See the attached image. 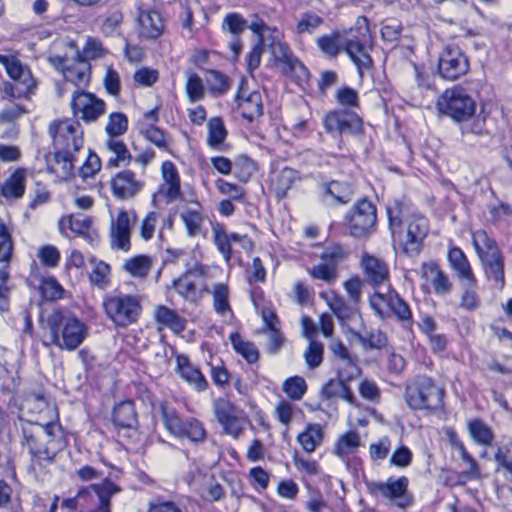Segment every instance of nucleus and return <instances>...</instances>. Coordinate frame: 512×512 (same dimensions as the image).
Instances as JSON below:
<instances>
[{"mask_svg": "<svg viewBox=\"0 0 512 512\" xmlns=\"http://www.w3.org/2000/svg\"><path fill=\"white\" fill-rule=\"evenodd\" d=\"M177 371L195 391L203 392L208 388V381L200 369L190 362L187 356L179 355L176 359Z\"/></svg>", "mask_w": 512, "mask_h": 512, "instance_id": "26", "label": "nucleus"}, {"mask_svg": "<svg viewBox=\"0 0 512 512\" xmlns=\"http://www.w3.org/2000/svg\"><path fill=\"white\" fill-rule=\"evenodd\" d=\"M236 102L241 115L249 121H253L263 114V100L259 91L249 92L241 86L236 96Z\"/></svg>", "mask_w": 512, "mask_h": 512, "instance_id": "25", "label": "nucleus"}, {"mask_svg": "<svg viewBox=\"0 0 512 512\" xmlns=\"http://www.w3.org/2000/svg\"><path fill=\"white\" fill-rule=\"evenodd\" d=\"M366 485L370 495L389 505L406 509L412 503V496L408 491L409 480L405 476L389 477L386 481H370Z\"/></svg>", "mask_w": 512, "mask_h": 512, "instance_id": "7", "label": "nucleus"}, {"mask_svg": "<svg viewBox=\"0 0 512 512\" xmlns=\"http://www.w3.org/2000/svg\"><path fill=\"white\" fill-rule=\"evenodd\" d=\"M113 422L117 427L131 429L137 423L133 402L124 401L118 404L113 411Z\"/></svg>", "mask_w": 512, "mask_h": 512, "instance_id": "40", "label": "nucleus"}, {"mask_svg": "<svg viewBox=\"0 0 512 512\" xmlns=\"http://www.w3.org/2000/svg\"><path fill=\"white\" fill-rule=\"evenodd\" d=\"M248 21L238 13H229L223 20V30L230 32L234 36L241 35L246 29H249Z\"/></svg>", "mask_w": 512, "mask_h": 512, "instance_id": "61", "label": "nucleus"}, {"mask_svg": "<svg viewBox=\"0 0 512 512\" xmlns=\"http://www.w3.org/2000/svg\"><path fill=\"white\" fill-rule=\"evenodd\" d=\"M74 153L55 149L53 160L48 162L49 169L60 177H69L74 170Z\"/></svg>", "mask_w": 512, "mask_h": 512, "instance_id": "36", "label": "nucleus"}, {"mask_svg": "<svg viewBox=\"0 0 512 512\" xmlns=\"http://www.w3.org/2000/svg\"><path fill=\"white\" fill-rule=\"evenodd\" d=\"M323 126L331 134L360 135L363 132L362 118L354 111L336 109L323 118Z\"/></svg>", "mask_w": 512, "mask_h": 512, "instance_id": "14", "label": "nucleus"}, {"mask_svg": "<svg viewBox=\"0 0 512 512\" xmlns=\"http://www.w3.org/2000/svg\"><path fill=\"white\" fill-rule=\"evenodd\" d=\"M355 336L366 349H381L387 344L386 335L379 330H373L363 334L356 333Z\"/></svg>", "mask_w": 512, "mask_h": 512, "instance_id": "57", "label": "nucleus"}, {"mask_svg": "<svg viewBox=\"0 0 512 512\" xmlns=\"http://www.w3.org/2000/svg\"><path fill=\"white\" fill-rule=\"evenodd\" d=\"M323 22V18L318 13L306 11L298 16L293 31L298 37L311 35L323 24Z\"/></svg>", "mask_w": 512, "mask_h": 512, "instance_id": "39", "label": "nucleus"}, {"mask_svg": "<svg viewBox=\"0 0 512 512\" xmlns=\"http://www.w3.org/2000/svg\"><path fill=\"white\" fill-rule=\"evenodd\" d=\"M0 63L5 67L9 77L16 82L18 96H29L35 92L37 84L27 66L13 56L1 54Z\"/></svg>", "mask_w": 512, "mask_h": 512, "instance_id": "18", "label": "nucleus"}, {"mask_svg": "<svg viewBox=\"0 0 512 512\" xmlns=\"http://www.w3.org/2000/svg\"><path fill=\"white\" fill-rule=\"evenodd\" d=\"M173 286L177 293L190 302L198 299V289L189 273L174 280Z\"/></svg>", "mask_w": 512, "mask_h": 512, "instance_id": "52", "label": "nucleus"}, {"mask_svg": "<svg viewBox=\"0 0 512 512\" xmlns=\"http://www.w3.org/2000/svg\"><path fill=\"white\" fill-rule=\"evenodd\" d=\"M310 274L315 278L327 283H332L337 278V269L333 263L321 260L319 264L310 269Z\"/></svg>", "mask_w": 512, "mask_h": 512, "instance_id": "63", "label": "nucleus"}, {"mask_svg": "<svg viewBox=\"0 0 512 512\" xmlns=\"http://www.w3.org/2000/svg\"><path fill=\"white\" fill-rule=\"evenodd\" d=\"M144 188V181L131 170L117 173L111 180L113 195L121 200H127L138 195Z\"/></svg>", "mask_w": 512, "mask_h": 512, "instance_id": "23", "label": "nucleus"}, {"mask_svg": "<svg viewBox=\"0 0 512 512\" xmlns=\"http://www.w3.org/2000/svg\"><path fill=\"white\" fill-rule=\"evenodd\" d=\"M468 431L471 438L479 445H490L494 435L491 428L480 419H472L468 422Z\"/></svg>", "mask_w": 512, "mask_h": 512, "instance_id": "47", "label": "nucleus"}, {"mask_svg": "<svg viewBox=\"0 0 512 512\" xmlns=\"http://www.w3.org/2000/svg\"><path fill=\"white\" fill-rule=\"evenodd\" d=\"M212 234L214 244L226 263L230 262L233 255L232 243H238L247 253H250L254 248L253 241L247 235L228 233L219 223L212 225Z\"/></svg>", "mask_w": 512, "mask_h": 512, "instance_id": "19", "label": "nucleus"}, {"mask_svg": "<svg viewBox=\"0 0 512 512\" xmlns=\"http://www.w3.org/2000/svg\"><path fill=\"white\" fill-rule=\"evenodd\" d=\"M154 317L159 325L170 329L174 333L179 334L185 330V319L166 306L156 307Z\"/></svg>", "mask_w": 512, "mask_h": 512, "instance_id": "35", "label": "nucleus"}, {"mask_svg": "<svg viewBox=\"0 0 512 512\" xmlns=\"http://www.w3.org/2000/svg\"><path fill=\"white\" fill-rule=\"evenodd\" d=\"M162 421L167 431L177 438H187L193 443L203 442L206 430L195 418L181 419L174 409L161 406Z\"/></svg>", "mask_w": 512, "mask_h": 512, "instance_id": "9", "label": "nucleus"}, {"mask_svg": "<svg viewBox=\"0 0 512 512\" xmlns=\"http://www.w3.org/2000/svg\"><path fill=\"white\" fill-rule=\"evenodd\" d=\"M210 293L213 296V307L217 314L225 316L231 313L229 304V288L224 283H217L212 286Z\"/></svg>", "mask_w": 512, "mask_h": 512, "instance_id": "48", "label": "nucleus"}, {"mask_svg": "<svg viewBox=\"0 0 512 512\" xmlns=\"http://www.w3.org/2000/svg\"><path fill=\"white\" fill-rule=\"evenodd\" d=\"M472 243L481 260L500 252L496 242L484 230L472 233Z\"/></svg>", "mask_w": 512, "mask_h": 512, "instance_id": "42", "label": "nucleus"}, {"mask_svg": "<svg viewBox=\"0 0 512 512\" xmlns=\"http://www.w3.org/2000/svg\"><path fill=\"white\" fill-rule=\"evenodd\" d=\"M468 70V59L459 47L448 45L440 53L438 71L443 79L457 80L465 75Z\"/></svg>", "mask_w": 512, "mask_h": 512, "instance_id": "17", "label": "nucleus"}, {"mask_svg": "<svg viewBox=\"0 0 512 512\" xmlns=\"http://www.w3.org/2000/svg\"><path fill=\"white\" fill-rule=\"evenodd\" d=\"M89 278L93 285L105 288L109 283L110 266L103 261H93Z\"/></svg>", "mask_w": 512, "mask_h": 512, "instance_id": "62", "label": "nucleus"}, {"mask_svg": "<svg viewBox=\"0 0 512 512\" xmlns=\"http://www.w3.org/2000/svg\"><path fill=\"white\" fill-rule=\"evenodd\" d=\"M249 29L258 36L257 44H260L262 48L266 47L268 50L278 41L284 39L283 33L278 28L268 26L257 14L252 15Z\"/></svg>", "mask_w": 512, "mask_h": 512, "instance_id": "27", "label": "nucleus"}, {"mask_svg": "<svg viewBox=\"0 0 512 512\" xmlns=\"http://www.w3.org/2000/svg\"><path fill=\"white\" fill-rule=\"evenodd\" d=\"M203 485L197 486L196 481L192 483L194 489L199 493V495L206 501L215 502L222 498L223 496V488L222 486L214 481L212 476H203Z\"/></svg>", "mask_w": 512, "mask_h": 512, "instance_id": "49", "label": "nucleus"}, {"mask_svg": "<svg viewBox=\"0 0 512 512\" xmlns=\"http://www.w3.org/2000/svg\"><path fill=\"white\" fill-rule=\"evenodd\" d=\"M128 129V119L125 114L114 112L109 115L105 131L108 137H119L126 133Z\"/></svg>", "mask_w": 512, "mask_h": 512, "instance_id": "56", "label": "nucleus"}, {"mask_svg": "<svg viewBox=\"0 0 512 512\" xmlns=\"http://www.w3.org/2000/svg\"><path fill=\"white\" fill-rule=\"evenodd\" d=\"M185 91L189 102L195 103L201 101L205 97L206 89L203 80L195 73L187 76Z\"/></svg>", "mask_w": 512, "mask_h": 512, "instance_id": "53", "label": "nucleus"}, {"mask_svg": "<svg viewBox=\"0 0 512 512\" xmlns=\"http://www.w3.org/2000/svg\"><path fill=\"white\" fill-rule=\"evenodd\" d=\"M234 174L241 182H247L255 172V163L246 155L238 156L233 163Z\"/></svg>", "mask_w": 512, "mask_h": 512, "instance_id": "58", "label": "nucleus"}, {"mask_svg": "<svg viewBox=\"0 0 512 512\" xmlns=\"http://www.w3.org/2000/svg\"><path fill=\"white\" fill-rule=\"evenodd\" d=\"M275 61L280 62L286 66L293 67L297 62V59L293 56V53L289 45L284 41H278L272 48L269 49Z\"/></svg>", "mask_w": 512, "mask_h": 512, "instance_id": "60", "label": "nucleus"}, {"mask_svg": "<svg viewBox=\"0 0 512 512\" xmlns=\"http://www.w3.org/2000/svg\"><path fill=\"white\" fill-rule=\"evenodd\" d=\"M213 411L225 432L234 438H238L242 432V426L237 407L227 399L218 398L213 402Z\"/></svg>", "mask_w": 512, "mask_h": 512, "instance_id": "21", "label": "nucleus"}, {"mask_svg": "<svg viewBox=\"0 0 512 512\" xmlns=\"http://www.w3.org/2000/svg\"><path fill=\"white\" fill-rule=\"evenodd\" d=\"M69 228L74 233L92 241L94 232L91 231L92 220L90 217L83 214L71 215L68 218Z\"/></svg>", "mask_w": 512, "mask_h": 512, "instance_id": "51", "label": "nucleus"}, {"mask_svg": "<svg viewBox=\"0 0 512 512\" xmlns=\"http://www.w3.org/2000/svg\"><path fill=\"white\" fill-rule=\"evenodd\" d=\"M346 219L350 235L356 238L367 237L376 226V208L367 199H361L353 206Z\"/></svg>", "mask_w": 512, "mask_h": 512, "instance_id": "12", "label": "nucleus"}, {"mask_svg": "<svg viewBox=\"0 0 512 512\" xmlns=\"http://www.w3.org/2000/svg\"><path fill=\"white\" fill-rule=\"evenodd\" d=\"M421 275L422 278L432 284L436 294L445 295L451 291L452 285L448 276L435 262L424 263L421 268Z\"/></svg>", "mask_w": 512, "mask_h": 512, "instance_id": "29", "label": "nucleus"}, {"mask_svg": "<svg viewBox=\"0 0 512 512\" xmlns=\"http://www.w3.org/2000/svg\"><path fill=\"white\" fill-rule=\"evenodd\" d=\"M208 136L207 143L214 150H223V143L227 136V131L222 119L219 117L211 118L207 123Z\"/></svg>", "mask_w": 512, "mask_h": 512, "instance_id": "43", "label": "nucleus"}, {"mask_svg": "<svg viewBox=\"0 0 512 512\" xmlns=\"http://www.w3.org/2000/svg\"><path fill=\"white\" fill-rule=\"evenodd\" d=\"M306 389L307 385L304 378L299 376L287 379L283 385L284 392L293 400H300L304 396Z\"/></svg>", "mask_w": 512, "mask_h": 512, "instance_id": "64", "label": "nucleus"}, {"mask_svg": "<svg viewBox=\"0 0 512 512\" xmlns=\"http://www.w3.org/2000/svg\"><path fill=\"white\" fill-rule=\"evenodd\" d=\"M448 261L459 279L466 281L468 284L475 285L476 279L471 266L466 255L460 248L451 247L449 249Z\"/></svg>", "mask_w": 512, "mask_h": 512, "instance_id": "32", "label": "nucleus"}, {"mask_svg": "<svg viewBox=\"0 0 512 512\" xmlns=\"http://www.w3.org/2000/svg\"><path fill=\"white\" fill-rule=\"evenodd\" d=\"M485 273L489 278L494 279L496 284L502 288L504 286V261L501 253L490 255L482 259Z\"/></svg>", "mask_w": 512, "mask_h": 512, "instance_id": "44", "label": "nucleus"}, {"mask_svg": "<svg viewBox=\"0 0 512 512\" xmlns=\"http://www.w3.org/2000/svg\"><path fill=\"white\" fill-rule=\"evenodd\" d=\"M319 49L329 56H336L341 47L357 67L359 76H363V70L371 66L372 59L369 54L372 37L366 18H358L355 26L350 29L345 37L335 33L317 39Z\"/></svg>", "mask_w": 512, "mask_h": 512, "instance_id": "1", "label": "nucleus"}, {"mask_svg": "<svg viewBox=\"0 0 512 512\" xmlns=\"http://www.w3.org/2000/svg\"><path fill=\"white\" fill-rule=\"evenodd\" d=\"M13 254L11 232L0 218V262L8 264Z\"/></svg>", "mask_w": 512, "mask_h": 512, "instance_id": "59", "label": "nucleus"}, {"mask_svg": "<svg viewBox=\"0 0 512 512\" xmlns=\"http://www.w3.org/2000/svg\"><path fill=\"white\" fill-rule=\"evenodd\" d=\"M162 183L154 194V201L163 200L171 203L181 196V184L179 173L171 161L163 162L161 166Z\"/></svg>", "mask_w": 512, "mask_h": 512, "instance_id": "20", "label": "nucleus"}, {"mask_svg": "<svg viewBox=\"0 0 512 512\" xmlns=\"http://www.w3.org/2000/svg\"><path fill=\"white\" fill-rule=\"evenodd\" d=\"M429 231L428 220L421 215H413L405 223L397 235H392L394 241H397L406 253H417L421 243Z\"/></svg>", "mask_w": 512, "mask_h": 512, "instance_id": "13", "label": "nucleus"}, {"mask_svg": "<svg viewBox=\"0 0 512 512\" xmlns=\"http://www.w3.org/2000/svg\"><path fill=\"white\" fill-rule=\"evenodd\" d=\"M443 398V389L428 377L417 378L407 385L405 391V401L414 410H440L444 406Z\"/></svg>", "mask_w": 512, "mask_h": 512, "instance_id": "5", "label": "nucleus"}, {"mask_svg": "<svg viewBox=\"0 0 512 512\" xmlns=\"http://www.w3.org/2000/svg\"><path fill=\"white\" fill-rule=\"evenodd\" d=\"M361 267L365 279L371 285L380 287L389 282L388 266L380 258L364 253L361 258Z\"/></svg>", "mask_w": 512, "mask_h": 512, "instance_id": "24", "label": "nucleus"}, {"mask_svg": "<svg viewBox=\"0 0 512 512\" xmlns=\"http://www.w3.org/2000/svg\"><path fill=\"white\" fill-rule=\"evenodd\" d=\"M106 317L116 328H127L135 324L142 313V305L137 296L129 294L110 295L102 303Z\"/></svg>", "mask_w": 512, "mask_h": 512, "instance_id": "4", "label": "nucleus"}, {"mask_svg": "<svg viewBox=\"0 0 512 512\" xmlns=\"http://www.w3.org/2000/svg\"><path fill=\"white\" fill-rule=\"evenodd\" d=\"M25 445L31 454V466L43 468L53 463L66 445L61 427L55 423L29 425L23 429Z\"/></svg>", "mask_w": 512, "mask_h": 512, "instance_id": "3", "label": "nucleus"}, {"mask_svg": "<svg viewBox=\"0 0 512 512\" xmlns=\"http://www.w3.org/2000/svg\"><path fill=\"white\" fill-rule=\"evenodd\" d=\"M49 62L56 69L60 70L67 82L82 88L90 82V64L81 52L71 46L70 52L64 56H52Z\"/></svg>", "mask_w": 512, "mask_h": 512, "instance_id": "6", "label": "nucleus"}, {"mask_svg": "<svg viewBox=\"0 0 512 512\" xmlns=\"http://www.w3.org/2000/svg\"><path fill=\"white\" fill-rule=\"evenodd\" d=\"M233 348L244 357L248 363H255L259 358V353L256 346L251 343L244 341L239 334H232L230 336Z\"/></svg>", "mask_w": 512, "mask_h": 512, "instance_id": "54", "label": "nucleus"}, {"mask_svg": "<svg viewBox=\"0 0 512 512\" xmlns=\"http://www.w3.org/2000/svg\"><path fill=\"white\" fill-rule=\"evenodd\" d=\"M106 148L111 153L115 154V159H110L109 166H118L120 163H127L131 159V154L128 151L125 143L118 137H108L106 140Z\"/></svg>", "mask_w": 512, "mask_h": 512, "instance_id": "50", "label": "nucleus"}, {"mask_svg": "<svg viewBox=\"0 0 512 512\" xmlns=\"http://www.w3.org/2000/svg\"><path fill=\"white\" fill-rule=\"evenodd\" d=\"M42 343L45 347L55 346L61 350L74 351L87 338L88 326L70 312L55 310L43 326Z\"/></svg>", "mask_w": 512, "mask_h": 512, "instance_id": "2", "label": "nucleus"}, {"mask_svg": "<svg viewBox=\"0 0 512 512\" xmlns=\"http://www.w3.org/2000/svg\"><path fill=\"white\" fill-rule=\"evenodd\" d=\"M299 179L300 177L296 170L285 167L271 173L270 186L276 196L281 199L286 196L287 192Z\"/></svg>", "mask_w": 512, "mask_h": 512, "instance_id": "30", "label": "nucleus"}, {"mask_svg": "<svg viewBox=\"0 0 512 512\" xmlns=\"http://www.w3.org/2000/svg\"><path fill=\"white\" fill-rule=\"evenodd\" d=\"M370 306L381 318H385L391 312L400 321L404 322L412 319L408 304L389 285L385 287V291L377 290L370 297Z\"/></svg>", "mask_w": 512, "mask_h": 512, "instance_id": "10", "label": "nucleus"}, {"mask_svg": "<svg viewBox=\"0 0 512 512\" xmlns=\"http://www.w3.org/2000/svg\"><path fill=\"white\" fill-rule=\"evenodd\" d=\"M153 267V259L147 255H137L126 259L123 269L134 278H145Z\"/></svg>", "mask_w": 512, "mask_h": 512, "instance_id": "38", "label": "nucleus"}, {"mask_svg": "<svg viewBox=\"0 0 512 512\" xmlns=\"http://www.w3.org/2000/svg\"><path fill=\"white\" fill-rule=\"evenodd\" d=\"M137 30L141 37L147 39H156L164 31V20L161 14L151 8H146L142 4L136 5Z\"/></svg>", "mask_w": 512, "mask_h": 512, "instance_id": "22", "label": "nucleus"}, {"mask_svg": "<svg viewBox=\"0 0 512 512\" xmlns=\"http://www.w3.org/2000/svg\"><path fill=\"white\" fill-rule=\"evenodd\" d=\"M70 105L73 115L85 123L95 122L106 110V104L102 99L80 89L73 92Z\"/></svg>", "mask_w": 512, "mask_h": 512, "instance_id": "15", "label": "nucleus"}, {"mask_svg": "<svg viewBox=\"0 0 512 512\" xmlns=\"http://www.w3.org/2000/svg\"><path fill=\"white\" fill-rule=\"evenodd\" d=\"M320 297L326 302L333 314L340 320L345 321L354 314V309L334 291H326L320 294Z\"/></svg>", "mask_w": 512, "mask_h": 512, "instance_id": "41", "label": "nucleus"}, {"mask_svg": "<svg viewBox=\"0 0 512 512\" xmlns=\"http://www.w3.org/2000/svg\"><path fill=\"white\" fill-rule=\"evenodd\" d=\"M386 212L392 235H397L399 228L401 229L404 226V222L406 223L414 215L410 204L401 199L390 201L386 206Z\"/></svg>", "mask_w": 512, "mask_h": 512, "instance_id": "28", "label": "nucleus"}, {"mask_svg": "<svg viewBox=\"0 0 512 512\" xmlns=\"http://www.w3.org/2000/svg\"><path fill=\"white\" fill-rule=\"evenodd\" d=\"M352 196L353 189L347 182L331 181L325 185L324 201L329 204H346Z\"/></svg>", "mask_w": 512, "mask_h": 512, "instance_id": "34", "label": "nucleus"}, {"mask_svg": "<svg viewBox=\"0 0 512 512\" xmlns=\"http://www.w3.org/2000/svg\"><path fill=\"white\" fill-rule=\"evenodd\" d=\"M323 428L319 424H309L306 429L297 436V441L303 450L313 453L323 441Z\"/></svg>", "mask_w": 512, "mask_h": 512, "instance_id": "37", "label": "nucleus"}, {"mask_svg": "<svg viewBox=\"0 0 512 512\" xmlns=\"http://www.w3.org/2000/svg\"><path fill=\"white\" fill-rule=\"evenodd\" d=\"M180 218L189 237L203 234L204 216L199 210L186 209L180 214Z\"/></svg>", "mask_w": 512, "mask_h": 512, "instance_id": "45", "label": "nucleus"}, {"mask_svg": "<svg viewBox=\"0 0 512 512\" xmlns=\"http://www.w3.org/2000/svg\"><path fill=\"white\" fill-rule=\"evenodd\" d=\"M448 435L451 446L459 452L461 459L467 465V468L461 472L460 476L466 481L480 479L481 471L477 461L468 453L463 442L455 432H450Z\"/></svg>", "mask_w": 512, "mask_h": 512, "instance_id": "31", "label": "nucleus"}, {"mask_svg": "<svg viewBox=\"0 0 512 512\" xmlns=\"http://www.w3.org/2000/svg\"><path fill=\"white\" fill-rule=\"evenodd\" d=\"M26 171L17 169L1 186L0 193L7 200H18L25 193Z\"/></svg>", "mask_w": 512, "mask_h": 512, "instance_id": "33", "label": "nucleus"}, {"mask_svg": "<svg viewBox=\"0 0 512 512\" xmlns=\"http://www.w3.org/2000/svg\"><path fill=\"white\" fill-rule=\"evenodd\" d=\"M123 22V14L118 8L109 10L101 24V31L106 36H114L119 34L121 24Z\"/></svg>", "mask_w": 512, "mask_h": 512, "instance_id": "55", "label": "nucleus"}, {"mask_svg": "<svg viewBox=\"0 0 512 512\" xmlns=\"http://www.w3.org/2000/svg\"><path fill=\"white\" fill-rule=\"evenodd\" d=\"M54 149L78 152L83 147V129L78 121L66 119L55 121L49 126Z\"/></svg>", "mask_w": 512, "mask_h": 512, "instance_id": "11", "label": "nucleus"}, {"mask_svg": "<svg viewBox=\"0 0 512 512\" xmlns=\"http://www.w3.org/2000/svg\"><path fill=\"white\" fill-rule=\"evenodd\" d=\"M436 106L440 113L459 122L469 119L475 112L473 99L461 87L446 89L438 98Z\"/></svg>", "mask_w": 512, "mask_h": 512, "instance_id": "8", "label": "nucleus"}, {"mask_svg": "<svg viewBox=\"0 0 512 512\" xmlns=\"http://www.w3.org/2000/svg\"><path fill=\"white\" fill-rule=\"evenodd\" d=\"M137 219L134 210L121 209L116 216H112L110 223V243L113 249L127 252L131 248V229Z\"/></svg>", "mask_w": 512, "mask_h": 512, "instance_id": "16", "label": "nucleus"}, {"mask_svg": "<svg viewBox=\"0 0 512 512\" xmlns=\"http://www.w3.org/2000/svg\"><path fill=\"white\" fill-rule=\"evenodd\" d=\"M361 444L360 436L356 432H348L339 437L334 446V453L344 460L352 454Z\"/></svg>", "mask_w": 512, "mask_h": 512, "instance_id": "46", "label": "nucleus"}]
</instances>
